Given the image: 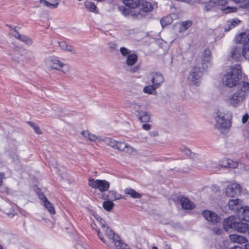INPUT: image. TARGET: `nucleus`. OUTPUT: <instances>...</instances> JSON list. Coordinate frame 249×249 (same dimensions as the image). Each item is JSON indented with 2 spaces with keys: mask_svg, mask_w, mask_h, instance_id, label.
Masks as SVG:
<instances>
[{
  "mask_svg": "<svg viewBox=\"0 0 249 249\" xmlns=\"http://www.w3.org/2000/svg\"><path fill=\"white\" fill-rule=\"evenodd\" d=\"M42 201L44 202V206L48 210L49 213L52 214H54L55 212L53 204L49 201L45 196L42 198Z\"/></svg>",
  "mask_w": 249,
  "mask_h": 249,
  "instance_id": "a878e982",
  "label": "nucleus"
},
{
  "mask_svg": "<svg viewBox=\"0 0 249 249\" xmlns=\"http://www.w3.org/2000/svg\"><path fill=\"white\" fill-rule=\"evenodd\" d=\"M138 56L134 53H131L127 56L126 64L128 66H132L138 61Z\"/></svg>",
  "mask_w": 249,
  "mask_h": 249,
  "instance_id": "cd10ccee",
  "label": "nucleus"
},
{
  "mask_svg": "<svg viewBox=\"0 0 249 249\" xmlns=\"http://www.w3.org/2000/svg\"><path fill=\"white\" fill-rule=\"evenodd\" d=\"M40 0L41 2H43L45 6L51 8H56L59 5L60 0Z\"/></svg>",
  "mask_w": 249,
  "mask_h": 249,
  "instance_id": "393cba45",
  "label": "nucleus"
},
{
  "mask_svg": "<svg viewBox=\"0 0 249 249\" xmlns=\"http://www.w3.org/2000/svg\"><path fill=\"white\" fill-rule=\"evenodd\" d=\"M245 249H249V243L246 244L245 245Z\"/></svg>",
  "mask_w": 249,
  "mask_h": 249,
  "instance_id": "774afa93",
  "label": "nucleus"
},
{
  "mask_svg": "<svg viewBox=\"0 0 249 249\" xmlns=\"http://www.w3.org/2000/svg\"><path fill=\"white\" fill-rule=\"evenodd\" d=\"M232 114L231 112L222 109H218L215 114L214 127L221 133L225 134L231 126Z\"/></svg>",
  "mask_w": 249,
  "mask_h": 249,
  "instance_id": "f257e3e1",
  "label": "nucleus"
},
{
  "mask_svg": "<svg viewBox=\"0 0 249 249\" xmlns=\"http://www.w3.org/2000/svg\"><path fill=\"white\" fill-rule=\"evenodd\" d=\"M229 238L232 242L234 243H237L240 244L245 243L248 241L246 237L238 234L230 235L229 236Z\"/></svg>",
  "mask_w": 249,
  "mask_h": 249,
  "instance_id": "412c9836",
  "label": "nucleus"
},
{
  "mask_svg": "<svg viewBox=\"0 0 249 249\" xmlns=\"http://www.w3.org/2000/svg\"><path fill=\"white\" fill-rule=\"evenodd\" d=\"M164 81L163 76L159 72L152 74L151 82L156 88H159Z\"/></svg>",
  "mask_w": 249,
  "mask_h": 249,
  "instance_id": "4468645a",
  "label": "nucleus"
},
{
  "mask_svg": "<svg viewBox=\"0 0 249 249\" xmlns=\"http://www.w3.org/2000/svg\"><path fill=\"white\" fill-rule=\"evenodd\" d=\"M181 151L188 156H192V152L191 150L186 148L182 149Z\"/></svg>",
  "mask_w": 249,
  "mask_h": 249,
  "instance_id": "09e8293b",
  "label": "nucleus"
},
{
  "mask_svg": "<svg viewBox=\"0 0 249 249\" xmlns=\"http://www.w3.org/2000/svg\"><path fill=\"white\" fill-rule=\"evenodd\" d=\"M211 52L210 49H206L202 52L201 69L205 70L210 65Z\"/></svg>",
  "mask_w": 249,
  "mask_h": 249,
  "instance_id": "f8f14e48",
  "label": "nucleus"
},
{
  "mask_svg": "<svg viewBox=\"0 0 249 249\" xmlns=\"http://www.w3.org/2000/svg\"><path fill=\"white\" fill-rule=\"evenodd\" d=\"M150 135L151 136L155 137V136H157L158 135V133L157 132L154 131L150 132Z\"/></svg>",
  "mask_w": 249,
  "mask_h": 249,
  "instance_id": "0e129e2a",
  "label": "nucleus"
},
{
  "mask_svg": "<svg viewBox=\"0 0 249 249\" xmlns=\"http://www.w3.org/2000/svg\"><path fill=\"white\" fill-rule=\"evenodd\" d=\"M140 69L139 66H137L135 67H134L132 68H131L129 71L131 72H137Z\"/></svg>",
  "mask_w": 249,
  "mask_h": 249,
  "instance_id": "bf43d9fd",
  "label": "nucleus"
},
{
  "mask_svg": "<svg viewBox=\"0 0 249 249\" xmlns=\"http://www.w3.org/2000/svg\"><path fill=\"white\" fill-rule=\"evenodd\" d=\"M234 230L240 232H245L249 231L248 224L241 222H236Z\"/></svg>",
  "mask_w": 249,
  "mask_h": 249,
  "instance_id": "5701e85b",
  "label": "nucleus"
},
{
  "mask_svg": "<svg viewBox=\"0 0 249 249\" xmlns=\"http://www.w3.org/2000/svg\"><path fill=\"white\" fill-rule=\"evenodd\" d=\"M108 45L109 48L112 50H115L117 48V44L115 43L110 42Z\"/></svg>",
  "mask_w": 249,
  "mask_h": 249,
  "instance_id": "5fc2aeb1",
  "label": "nucleus"
},
{
  "mask_svg": "<svg viewBox=\"0 0 249 249\" xmlns=\"http://www.w3.org/2000/svg\"><path fill=\"white\" fill-rule=\"evenodd\" d=\"M221 165L224 168L229 167L231 168H234L236 167L237 163L236 162L233 161L231 160L224 159L222 161Z\"/></svg>",
  "mask_w": 249,
  "mask_h": 249,
  "instance_id": "c85d7f7f",
  "label": "nucleus"
},
{
  "mask_svg": "<svg viewBox=\"0 0 249 249\" xmlns=\"http://www.w3.org/2000/svg\"><path fill=\"white\" fill-rule=\"evenodd\" d=\"M201 67H195L191 70L187 78L188 84L192 86H199L200 83V78L202 76Z\"/></svg>",
  "mask_w": 249,
  "mask_h": 249,
  "instance_id": "7ed1b4c3",
  "label": "nucleus"
},
{
  "mask_svg": "<svg viewBox=\"0 0 249 249\" xmlns=\"http://www.w3.org/2000/svg\"><path fill=\"white\" fill-rule=\"evenodd\" d=\"M85 5L86 8L91 12H94L95 13H98L97 7L95 4L91 1H86L85 2Z\"/></svg>",
  "mask_w": 249,
  "mask_h": 249,
  "instance_id": "f704fd0d",
  "label": "nucleus"
},
{
  "mask_svg": "<svg viewBox=\"0 0 249 249\" xmlns=\"http://www.w3.org/2000/svg\"><path fill=\"white\" fill-rule=\"evenodd\" d=\"M236 41L238 44H243L245 45L249 44V30H247L245 32L242 33L237 37Z\"/></svg>",
  "mask_w": 249,
  "mask_h": 249,
  "instance_id": "dca6fc26",
  "label": "nucleus"
},
{
  "mask_svg": "<svg viewBox=\"0 0 249 249\" xmlns=\"http://www.w3.org/2000/svg\"><path fill=\"white\" fill-rule=\"evenodd\" d=\"M156 88L155 86L152 84V85L147 86L145 87L143 89V91L145 93H148L149 94H154L156 92Z\"/></svg>",
  "mask_w": 249,
  "mask_h": 249,
  "instance_id": "4c0bfd02",
  "label": "nucleus"
},
{
  "mask_svg": "<svg viewBox=\"0 0 249 249\" xmlns=\"http://www.w3.org/2000/svg\"><path fill=\"white\" fill-rule=\"evenodd\" d=\"M120 11L123 15L125 16H131L133 17L139 18L142 17L139 11L133 10V9L125 5L120 8Z\"/></svg>",
  "mask_w": 249,
  "mask_h": 249,
  "instance_id": "9d476101",
  "label": "nucleus"
},
{
  "mask_svg": "<svg viewBox=\"0 0 249 249\" xmlns=\"http://www.w3.org/2000/svg\"><path fill=\"white\" fill-rule=\"evenodd\" d=\"M7 26L9 27L11 30L10 34L14 37L15 36V35H16L15 33L18 34L19 32V29H20V27H17L15 26H12L10 25H7Z\"/></svg>",
  "mask_w": 249,
  "mask_h": 249,
  "instance_id": "79ce46f5",
  "label": "nucleus"
},
{
  "mask_svg": "<svg viewBox=\"0 0 249 249\" xmlns=\"http://www.w3.org/2000/svg\"><path fill=\"white\" fill-rule=\"evenodd\" d=\"M237 91L238 92H243L244 93V97H246V92L249 91V83L247 82H242L240 84L239 89Z\"/></svg>",
  "mask_w": 249,
  "mask_h": 249,
  "instance_id": "473e14b6",
  "label": "nucleus"
},
{
  "mask_svg": "<svg viewBox=\"0 0 249 249\" xmlns=\"http://www.w3.org/2000/svg\"><path fill=\"white\" fill-rule=\"evenodd\" d=\"M103 141L106 143V144L109 145L112 147L119 150L121 147H123L124 144L122 142H117L111 138H105Z\"/></svg>",
  "mask_w": 249,
  "mask_h": 249,
  "instance_id": "2eb2a0df",
  "label": "nucleus"
},
{
  "mask_svg": "<svg viewBox=\"0 0 249 249\" xmlns=\"http://www.w3.org/2000/svg\"><path fill=\"white\" fill-rule=\"evenodd\" d=\"M240 22V20H239L237 18H234L231 20L228 21L225 25V30L227 31H229L230 30L234 28Z\"/></svg>",
  "mask_w": 249,
  "mask_h": 249,
  "instance_id": "bb28decb",
  "label": "nucleus"
},
{
  "mask_svg": "<svg viewBox=\"0 0 249 249\" xmlns=\"http://www.w3.org/2000/svg\"><path fill=\"white\" fill-rule=\"evenodd\" d=\"M14 37L16 39L24 42L28 45H31L33 43L32 39L24 35L21 34L18 32V33H15Z\"/></svg>",
  "mask_w": 249,
  "mask_h": 249,
  "instance_id": "6ab92c4d",
  "label": "nucleus"
},
{
  "mask_svg": "<svg viewBox=\"0 0 249 249\" xmlns=\"http://www.w3.org/2000/svg\"><path fill=\"white\" fill-rule=\"evenodd\" d=\"M138 119L142 122H149L150 121V115L145 111L138 110L137 115Z\"/></svg>",
  "mask_w": 249,
  "mask_h": 249,
  "instance_id": "aec40b11",
  "label": "nucleus"
},
{
  "mask_svg": "<svg viewBox=\"0 0 249 249\" xmlns=\"http://www.w3.org/2000/svg\"><path fill=\"white\" fill-rule=\"evenodd\" d=\"M4 178V174L2 173H0V186L3 184V179Z\"/></svg>",
  "mask_w": 249,
  "mask_h": 249,
  "instance_id": "052dcab7",
  "label": "nucleus"
},
{
  "mask_svg": "<svg viewBox=\"0 0 249 249\" xmlns=\"http://www.w3.org/2000/svg\"><path fill=\"white\" fill-rule=\"evenodd\" d=\"M105 232V234L107 237L108 239L114 243L116 240L119 239V236L118 234H115L108 226L103 229Z\"/></svg>",
  "mask_w": 249,
  "mask_h": 249,
  "instance_id": "f3484780",
  "label": "nucleus"
},
{
  "mask_svg": "<svg viewBox=\"0 0 249 249\" xmlns=\"http://www.w3.org/2000/svg\"><path fill=\"white\" fill-rule=\"evenodd\" d=\"M242 201L239 199H231L228 203V206L230 210L237 212L239 214L241 209L243 208L241 204Z\"/></svg>",
  "mask_w": 249,
  "mask_h": 249,
  "instance_id": "ddd939ff",
  "label": "nucleus"
},
{
  "mask_svg": "<svg viewBox=\"0 0 249 249\" xmlns=\"http://www.w3.org/2000/svg\"><path fill=\"white\" fill-rule=\"evenodd\" d=\"M81 134L84 138L88 139L90 135V133L88 131H83L81 132Z\"/></svg>",
  "mask_w": 249,
  "mask_h": 249,
  "instance_id": "4d7b16f0",
  "label": "nucleus"
},
{
  "mask_svg": "<svg viewBox=\"0 0 249 249\" xmlns=\"http://www.w3.org/2000/svg\"><path fill=\"white\" fill-rule=\"evenodd\" d=\"M227 196L233 197L241 193L240 187L238 184L234 183L228 186L225 191Z\"/></svg>",
  "mask_w": 249,
  "mask_h": 249,
  "instance_id": "6e6552de",
  "label": "nucleus"
},
{
  "mask_svg": "<svg viewBox=\"0 0 249 249\" xmlns=\"http://www.w3.org/2000/svg\"><path fill=\"white\" fill-rule=\"evenodd\" d=\"M238 217L242 220L249 221V207H243L238 214Z\"/></svg>",
  "mask_w": 249,
  "mask_h": 249,
  "instance_id": "4be33fe9",
  "label": "nucleus"
},
{
  "mask_svg": "<svg viewBox=\"0 0 249 249\" xmlns=\"http://www.w3.org/2000/svg\"><path fill=\"white\" fill-rule=\"evenodd\" d=\"M89 185L93 188L98 189L101 192L107 191L109 187V183L107 180L93 178L89 180Z\"/></svg>",
  "mask_w": 249,
  "mask_h": 249,
  "instance_id": "423d86ee",
  "label": "nucleus"
},
{
  "mask_svg": "<svg viewBox=\"0 0 249 249\" xmlns=\"http://www.w3.org/2000/svg\"><path fill=\"white\" fill-rule=\"evenodd\" d=\"M218 4L217 0H210L205 3L204 10L205 11H209L213 10Z\"/></svg>",
  "mask_w": 249,
  "mask_h": 249,
  "instance_id": "c756f323",
  "label": "nucleus"
},
{
  "mask_svg": "<svg viewBox=\"0 0 249 249\" xmlns=\"http://www.w3.org/2000/svg\"><path fill=\"white\" fill-rule=\"evenodd\" d=\"M65 51L68 52L73 53H75V50L74 49L72 46L71 45H68L67 47V49Z\"/></svg>",
  "mask_w": 249,
  "mask_h": 249,
  "instance_id": "864d4df0",
  "label": "nucleus"
},
{
  "mask_svg": "<svg viewBox=\"0 0 249 249\" xmlns=\"http://www.w3.org/2000/svg\"><path fill=\"white\" fill-rule=\"evenodd\" d=\"M171 19L170 17H166L160 19V23L162 27L165 26L169 24L171 22Z\"/></svg>",
  "mask_w": 249,
  "mask_h": 249,
  "instance_id": "c03bdc74",
  "label": "nucleus"
},
{
  "mask_svg": "<svg viewBox=\"0 0 249 249\" xmlns=\"http://www.w3.org/2000/svg\"><path fill=\"white\" fill-rule=\"evenodd\" d=\"M116 193L114 191H109V196L110 197V199L112 200H115L120 199L121 197H117L116 196Z\"/></svg>",
  "mask_w": 249,
  "mask_h": 249,
  "instance_id": "49530a36",
  "label": "nucleus"
},
{
  "mask_svg": "<svg viewBox=\"0 0 249 249\" xmlns=\"http://www.w3.org/2000/svg\"><path fill=\"white\" fill-rule=\"evenodd\" d=\"M230 249H243L241 247L239 246H234L233 247L231 248Z\"/></svg>",
  "mask_w": 249,
  "mask_h": 249,
  "instance_id": "69168bd1",
  "label": "nucleus"
},
{
  "mask_svg": "<svg viewBox=\"0 0 249 249\" xmlns=\"http://www.w3.org/2000/svg\"><path fill=\"white\" fill-rule=\"evenodd\" d=\"M114 204L111 201L107 200L104 202L103 208L107 211H110L113 207Z\"/></svg>",
  "mask_w": 249,
  "mask_h": 249,
  "instance_id": "ea45409f",
  "label": "nucleus"
},
{
  "mask_svg": "<svg viewBox=\"0 0 249 249\" xmlns=\"http://www.w3.org/2000/svg\"><path fill=\"white\" fill-rule=\"evenodd\" d=\"M243 45L237 44L232 47L231 52V57L235 61H239L243 56Z\"/></svg>",
  "mask_w": 249,
  "mask_h": 249,
  "instance_id": "0eeeda50",
  "label": "nucleus"
},
{
  "mask_svg": "<svg viewBox=\"0 0 249 249\" xmlns=\"http://www.w3.org/2000/svg\"><path fill=\"white\" fill-rule=\"evenodd\" d=\"M202 215L205 219L212 223L215 224L220 221V217L213 212L205 210L203 212Z\"/></svg>",
  "mask_w": 249,
  "mask_h": 249,
  "instance_id": "1a4fd4ad",
  "label": "nucleus"
},
{
  "mask_svg": "<svg viewBox=\"0 0 249 249\" xmlns=\"http://www.w3.org/2000/svg\"><path fill=\"white\" fill-rule=\"evenodd\" d=\"M124 192L125 194L129 195L131 197L135 198H140L142 197V195L137 192L134 189L128 188H126L124 190Z\"/></svg>",
  "mask_w": 249,
  "mask_h": 249,
  "instance_id": "7c9ffc66",
  "label": "nucleus"
},
{
  "mask_svg": "<svg viewBox=\"0 0 249 249\" xmlns=\"http://www.w3.org/2000/svg\"><path fill=\"white\" fill-rule=\"evenodd\" d=\"M113 243L116 249H130L129 246L123 242L120 237L119 240H116Z\"/></svg>",
  "mask_w": 249,
  "mask_h": 249,
  "instance_id": "c9c22d12",
  "label": "nucleus"
},
{
  "mask_svg": "<svg viewBox=\"0 0 249 249\" xmlns=\"http://www.w3.org/2000/svg\"><path fill=\"white\" fill-rule=\"evenodd\" d=\"M244 2L246 4H249V0H241V3Z\"/></svg>",
  "mask_w": 249,
  "mask_h": 249,
  "instance_id": "338daca9",
  "label": "nucleus"
},
{
  "mask_svg": "<svg viewBox=\"0 0 249 249\" xmlns=\"http://www.w3.org/2000/svg\"><path fill=\"white\" fill-rule=\"evenodd\" d=\"M243 57L249 61V44L243 45Z\"/></svg>",
  "mask_w": 249,
  "mask_h": 249,
  "instance_id": "a19ab883",
  "label": "nucleus"
},
{
  "mask_svg": "<svg viewBox=\"0 0 249 249\" xmlns=\"http://www.w3.org/2000/svg\"><path fill=\"white\" fill-rule=\"evenodd\" d=\"M130 107L138 113V110H140L141 106L136 103H132L131 104Z\"/></svg>",
  "mask_w": 249,
  "mask_h": 249,
  "instance_id": "de8ad7c7",
  "label": "nucleus"
},
{
  "mask_svg": "<svg viewBox=\"0 0 249 249\" xmlns=\"http://www.w3.org/2000/svg\"><path fill=\"white\" fill-rule=\"evenodd\" d=\"M58 44L60 48L64 51L67 49L68 44L65 42H58Z\"/></svg>",
  "mask_w": 249,
  "mask_h": 249,
  "instance_id": "8fccbe9b",
  "label": "nucleus"
},
{
  "mask_svg": "<svg viewBox=\"0 0 249 249\" xmlns=\"http://www.w3.org/2000/svg\"><path fill=\"white\" fill-rule=\"evenodd\" d=\"M245 98L243 92L236 91L229 96L226 101L228 105L236 107L241 104Z\"/></svg>",
  "mask_w": 249,
  "mask_h": 249,
  "instance_id": "20e7f679",
  "label": "nucleus"
},
{
  "mask_svg": "<svg viewBox=\"0 0 249 249\" xmlns=\"http://www.w3.org/2000/svg\"><path fill=\"white\" fill-rule=\"evenodd\" d=\"M122 143L124 145L122 147V148L119 149V150L123 151L129 154H131L135 152V149L133 147L125 143V142H122Z\"/></svg>",
  "mask_w": 249,
  "mask_h": 249,
  "instance_id": "72a5a7b5",
  "label": "nucleus"
},
{
  "mask_svg": "<svg viewBox=\"0 0 249 249\" xmlns=\"http://www.w3.org/2000/svg\"><path fill=\"white\" fill-rule=\"evenodd\" d=\"M140 5L142 6V10L145 12H150L153 9V7L150 2L143 1V0H141Z\"/></svg>",
  "mask_w": 249,
  "mask_h": 249,
  "instance_id": "2f4dec72",
  "label": "nucleus"
},
{
  "mask_svg": "<svg viewBox=\"0 0 249 249\" xmlns=\"http://www.w3.org/2000/svg\"><path fill=\"white\" fill-rule=\"evenodd\" d=\"M48 67L56 70H61L63 73H66L70 70V67L67 64H64L56 58L48 60L47 62Z\"/></svg>",
  "mask_w": 249,
  "mask_h": 249,
  "instance_id": "39448f33",
  "label": "nucleus"
},
{
  "mask_svg": "<svg viewBox=\"0 0 249 249\" xmlns=\"http://www.w3.org/2000/svg\"><path fill=\"white\" fill-rule=\"evenodd\" d=\"M151 125L149 124H143L142 126V128L146 130H149L151 128Z\"/></svg>",
  "mask_w": 249,
  "mask_h": 249,
  "instance_id": "13d9d810",
  "label": "nucleus"
},
{
  "mask_svg": "<svg viewBox=\"0 0 249 249\" xmlns=\"http://www.w3.org/2000/svg\"><path fill=\"white\" fill-rule=\"evenodd\" d=\"M120 51L124 56H128L129 54H130V51L125 47H121Z\"/></svg>",
  "mask_w": 249,
  "mask_h": 249,
  "instance_id": "a18cd8bd",
  "label": "nucleus"
},
{
  "mask_svg": "<svg viewBox=\"0 0 249 249\" xmlns=\"http://www.w3.org/2000/svg\"><path fill=\"white\" fill-rule=\"evenodd\" d=\"M237 221L235 220V219L233 217H230L226 219H225L223 222V227L224 228L228 231L229 229H234L235 226V223Z\"/></svg>",
  "mask_w": 249,
  "mask_h": 249,
  "instance_id": "a211bd4d",
  "label": "nucleus"
},
{
  "mask_svg": "<svg viewBox=\"0 0 249 249\" xmlns=\"http://www.w3.org/2000/svg\"><path fill=\"white\" fill-rule=\"evenodd\" d=\"M177 201L180 203L183 209L186 210H192L195 208L194 203L190 201L189 198L182 196H178Z\"/></svg>",
  "mask_w": 249,
  "mask_h": 249,
  "instance_id": "9b49d317",
  "label": "nucleus"
},
{
  "mask_svg": "<svg viewBox=\"0 0 249 249\" xmlns=\"http://www.w3.org/2000/svg\"><path fill=\"white\" fill-rule=\"evenodd\" d=\"M99 223L100 225L101 226V227L102 228V229L106 228L107 226V225L105 220H103L102 218L100 219V222H99Z\"/></svg>",
  "mask_w": 249,
  "mask_h": 249,
  "instance_id": "3c124183",
  "label": "nucleus"
},
{
  "mask_svg": "<svg viewBox=\"0 0 249 249\" xmlns=\"http://www.w3.org/2000/svg\"><path fill=\"white\" fill-rule=\"evenodd\" d=\"M12 58L15 62L19 63L23 61V55L15 52L13 55Z\"/></svg>",
  "mask_w": 249,
  "mask_h": 249,
  "instance_id": "58836bf2",
  "label": "nucleus"
},
{
  "mask_svg": "<svg viewBox=\"0 0 249 249\" xmlns=\"http://www.w3.org/2000/svg\"><path fill=\"white\" fill-rule=\"evenodd\" d=\"M98 138L94 134H91L90 133L89 138L88 140H89L91 142H94L96 140L98 139Z\"/></svg>",
  "mask_w": 249,
  "mask_h": 249,
  "instance_id": "603ef678",
  "label": "nucleus"
},
{
  "mask_svg": "<svg viewBox=\"0 0 249 249\" xmlns=\"http://www.w3.org/2000/svg\"><path fill=\"white\" fill-rule=\"evenodd\" d=\"M193 24L191 20H186L183 21L180 24V28L179 30V32H184L186 30L189 29Z\"/></svg>",
  "mask_w": 249,
  "mask_h": 249,
  "instance_id": "e433bc0d",
  "label": "nucleus"
},
{
  "mask_svg": "<svg viewBox=\"0 0 249 249\" xmlns=\"http://www.w3.org/2000/svg\"><path fill=\"white\" fill-rule=\"evenodd\" d=\"M213 231L216 234H220L221 232V230L218 228H214Z\"/></svg>",
  "mask_w": 249,
  "mask_h": 249,
  "instance_id": "680f3d73",
  "label": "nucleus"
},
{
  "mask_svg": "<svg viewBox=\"0 0 249 249\" xmlns=\"http://www.w3.org/2000/svg\"><path fill=\"white\" fill-rule=\"evenodd\" d=\"M241 77V66L238 64L231 68L229 72L225 74L222 78V83L229 88H232L238 83Z\"/></svg>",
  "mask_w": 249,
  "mask_h": 249,
  "instance_id": "f03ea898",
  "label": "nucleus"
},
{
  "mask_svg": "<svg viewBox=\"0 0 249 249\" xmlns=\"http://www.w3.org/2000/svg\"><path fill=\"white\" fill-rule=\"evenodd\" d=\"M141 0H124V3L127 6L138 11L136 8L140 5Z\"/></svg>",
  "mask_w": 249,
  "mask_h": 249,
  "instance_id": "b1692460",
  "label": "nucleus"
},
{
  "mask_svg": "<svg viewBox=\"0 0 249 249\" xmlns=\"http://www.w3.org/2000/svg\"><path fill=\"white\" fill-rule=\"evenodd\" d=\"M96 231L97 232V234H98V236L99 237V238H100V239L104 243H106L104 237H103V236L101 234V232L99 230H96Z\"/></svg>",
  "mask_w": 249,
  "mask_h": 249,
  "instance_id": "6e6d98bb",
  "label": "nucleus"
},
{
  "mask_svg": "<svg viewBox=\"0 0 249 249\" xmlns=\"http://www.w3.org/2000/svg\"><path fill=\"white\" fill-rule=\"evenodd\" d=\"M28 124L29 125L33 127L35 131L38 134H41L42 133V131L38 127L37 125L32 122H28Z\"/></svg>",
  "mask_w": 249,
  "mask_h": 249,
  "instance_id": "37998d69",
  "label": "nucleus"
},
{
  "mask_svg": "<svg viewBox=\"0 0 249 249\" xmlns=\"http://www.w3.org/2000/svg\"><path fill=\"white\" fill-rule=\"evenodd\" d=\"M248 118H249V116L247 115L243 116V118H242V122H243V123H246L247 120H248Z\"/></svg>",
  "mask_w": 249,
  "mask_h": 249,
  "instance_id": "e2e57ef3",
  "label": "nucleus"
}]
</instances>
